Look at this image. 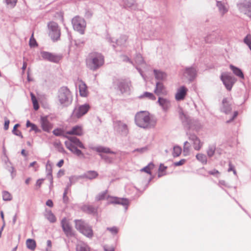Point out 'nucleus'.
I'll use <instances>...</instances> for the list:
<instances>
[{
	"label": "nucleus",
	"mask_w": 251,
	"mask_h": 251,
	"mask_svg": "<svg viewBox=\"0 0 251 251\" xmlns=\"http://www.w3.org/2000/svg\"><path fill=\"white\" fill-rule=\"evenodd\" d=\"M134 120L138 126L145 129L153 128L156 124V120L145 111L137 112L135 116Z\"/></svg>",
	"instance_id": "nucleus-1"
},
{
	"label": "nucleus",
	"mask_w": 251,
	"mask_h": 251,
	"mask_svg": "<svg viewBox=\"0 0 251 251\" xmlns=\"http://www.w3.org/2000/svg\"><path fill=\"white\" fill-rule=\"evenodd\" d=\"M68 139V141L65 142L66 147L69 150L77 156H83L84 154L77 147L81 149H85V147L80 140L74 136H64Z\"/></svg>",
	"instance_id": "nucleus-2"
},
{
	"label": "nucleus",
	"mask_w": 251,
	"mask_h": 251,
	"mask_svg": "<svg viewBox=\"0 0 251 251\" xmlns=\"http://www.w3.org/2000/svg\"><path fill=\"white\" fill-rule=\"evenodd\" d=\"M104 57L99 53L89 54L86 60V66L92 71H96L104 64Z\"/></svg>",
	"instance_id": "nucleus-3"
},
{
	"label": "nucleus",
	"mask_w": 251,
	"mask_h": 251,
	"mask_svg": "<svg viewBox=\"0 0 251 251\" xmlns=\"http://www.w3.org/2000/svg\"><path fill=\"white\" fill-rule=\"evenodd\" d=\"M57 98L59 103L62 106L68 105L72 100L71 92L67 87H62L59 89Z\"/></svg>",
	"instance_id": "nucleus-4"
},
{
	"label": "nucleus",
	"mask_w": 251,
	"mask_h": 251,
	"mask_svg": "<svg viewBox=\"0 0 251 251\" xmlns=\"http://www.w3.org/2000/svg\"><path fill=\"white\" fill-rule=\"evenodd\" d=\"M75 227L80 233L86 237L91 238L93 236V231L92 227L81 220L75 221Z\"/></svg>",
	"instance_id": "nucleus-5"
},
{
	"label": "nucleus",
	"mask_w": 251,
	"mask_h": 251,
	"mask_svg": "<svg viewBox=\"0 0 251 251\" xmlns=\"http://www.w3.org/2000/svg\"><path fill=\"white\" fill-rule=\"evenodd\" d=\"M90 108V105L87 103L76 106L71 114L72 119L76 121L88 112Z\"/></svg>",
	"instance_id": "nucleus-6"
},
{
	"label": "nucleus",
	"mask_w": 251,
	"mask_h": 251,
	"mask_svg": "<svg viewBox=\"0 0 251 251\" xmlns=\"http://www.w3.org/2000/svg\"><path fill=\"white\" fill-rule=\"evenodd\" d=\"M106 199L109 203L120 204L123 205H127L129 204L128 200L126 199L120 198L115 197H106V194H103L97 197L98 201Z\"/></svg>",
	"instance_id": "nucleus-7"
},
{
	"label": "nucleus",
	"mask_w": 251,
	"mask_h": 251,
	"mask_svg": "<svg viewBox=\"0 0 251 251\" xmlns=\"http://www.w3.org/2000/svg\"><path fill=\"white\" fill-rule=\"evenodd\" d=\"M75 30L78 31L80 34H83L86 27V22L84 19L76 16L72 19V21Z\"/></svg>",
	"instance_id": "nucleus-8"
},
{
	"label": "nucleus",
	"mask_w": 251,
	"mask_h": 251,
	"mask_svg": "<svg viewBox=\"0 0 251 251\" xmlns=\"http://www.w3.org/2000/svg\"><path fill=\"white\" fill-rule=\"evenodd\" d=\"M221 79L225 86L228 91H230L233 84L236 81V78L231 75L224 73L221 75Z\"/></svg>",
	"instance_id": "nucleus-9"
},
{
	"label": "nucleus",
	"mask_w": 251,
	"mask_h": 251,
	"mask_svg": "<svg viewBox=\"0 0 251 251\" xmlns=\"http://www.w3.org/2000/svg\"><path fill=\"white\" fill-rule=\"evenodd\" d=\"M47 177L45 179H39L37 180L36 184V187H41V184L45 182L48 181L50 183V187H52V167L51 164L48 161L46 164Z\"/></svg>",
	"instance_id": "nucleus-10"
},
{
	"label": "nucleus",
	"mask_w": 251,
	"mask_h": 251,
	"mask_svg": "<svg viewBox=\"0 0 251 251\" xmlns=\"http://www.w3.org/2000/svg\"><path fill=\"white\" fill-rule=\"evenodd\" d=\"M49 35L53 41H57L60 38V31L58 25L55 22H50L48 24Z\"/></svg>",
	"instance_id": "nucleus-11"
},
{
	"label": "nucleus",
	"mask_w": 251,
	"mask_h": 251,
	"mask_svg": "<svg viewBox=\"0 0 251 251\" xmlns=\"http://www.w3.org/2000/svg\"><path fill=\"white\" fill-rule=\"evenodd\" d=\"M113 84L122 93H126L129 91L130 83L123 79H116L114 80Z\"/></svg>",
	"instance_id": "nucleus-12"
},
{
	"label": "nucleus",
	"mask_w": 251,
	"mask_h": 251,
	"mask_svg": "<svg viewBox=\"0 0 251 251\" xmlns=\"http://www.w3.org/2000/svg\"><path fill=\"white\" fill-rule=\"evenodd\" d=\"M113 127L114 130L122 135L126 136L128 133L127 126L121 121H114Z\"/></svg>",
	"instance_id": "nucleus-13"
},
{
	"label": "nucleus",
	"mask_w": 251,
	"mask_h": 251,
	"mask_svg": "<svg viewBox=\"0 0 251 251\" xmlns=\"http://www.w3.org/2000/svg\"><path fill=\"white\" fill-rule=\"evenodd\" d=\"M237 6L241 12L251 17V0H245L238 3Z\"/></svg>",
	"instance_id": "nucleus-14"
},
{
	"label": "nucleus",
	"mask_w": 251,
	"mask_h": 251,
	"mask_svg": "<svg viewBox=\"0 0 251 251\" xmlns=\"http://www.w3.org/2000/svg\"><path fill=\"white\" fill-rule=\"evenodd\" d=\"M179 118L183 125L187 128H190L193 126V120L189 116L180 109L179 111Z\"/></svg>",
	"instance_id": "nucleus-15"
},
{
	"label": "nucleus",
	"mask_w": 251,
	"mask_h": 251,
	"mask_svg": "<svg viewBox=\"0 0 251 251\" xmlns=\"http://www.w3.org/2000/svg\"><path fill=\"white\" fill-rule=\"evenodd\" d=\"M41 55L43 59L54 63H57L61 59L60 55L48 51H41Z\"/></svg>",
	"instance_id": "nucleus-16"
},
{
	"label": "nucleus",
	"mask_w": 251,
	"mask_h": 251,
	"mask_svg": "<svg viewBox=\"0 0 251 251\" xmlns=\"http://www.w3.org/2000/svg\"><path fill=\"white\" fill-rule=\"evenodd\" d=\"M61 225L66 236H72L74 235L72 226L68 219L66 218H63L61 221Z\"/></svg>",
	"instance_id": "nucleus-17"
},
{
	"label": "nucleus",
	"mask_w": 251,
	"mask_h": 251,
	"mask_svg": "<svg viewBox=\"0 0 251 251\" xmlns=\"http://www.w3.org/2000/svg\"><path fill=\"white\" fill-rule=\"evenodd\" d=\"M154 93L159 97L165 96L168 95V92L162 82L157 81L156 82Z\"/></svg>",
	"instance_id": "nucleus-18"
},
{
	"label": "nucleus",
	"mask_w": 251,
	"mask_h": 251,
	"mask_svg": "<svg viewBox=\"0 0 251 251\" xmlns=\"http://www.w3.org/2000/svg\"><path fill=\"white\" fill-rule=\"evenodd\" d=\"M189 139L192 142L194 149L196 151H199L202 147L203 143L200 139L194 134H190L189 135Z\"/></svg>",
	"instance_id": "nucleus-19"
},
{
	"label": "nucleus",
	"mask_w": 251,
	"mask_h": 251,
	"mask_svg": "<svg viewBox=\"0 0 251 251\" xmlns=\"http://www.w3.org/2000/svg\"><path fill=\"white\" fill-rule=\"evenodd\" d=\"M157 103L165 112L167 111L171 106V101L168 99L161 97H158Z\"/></svg>",
	"instance_id": "nucleus-20"
},
{
	"label": "nucleus",
	"mask_w": 251,
	"mask_h": 251,
	"mask_svg": "<svg viewBox=\"0 0 251 251\" xmlns=\"http://www.w3.org/2000/svg\"><path fill=\"white\" fill-rule=\"evenodd\" d=\"M40 123L43 130L45 132H50L52 128V124L49 122L47 117H41Z\"/></svg>",
	"instance_id": "nucleus-21"
},
{
	"label": "nucleus",
	"mask_w": 251,
	"mask_h": 251,
	"mask_svg": "<svg viewBox=\"0 0 251 251\" xmlns=\"http://www.w3.org/2000/svg\"><path fill=\"white\" fill-rule=\"evenodd\" d=\"M197 71L195 67H190L186 68L184 72V75L189 81H192L197 76Z\"/></svg>",
	"instance_id": "nucleus-22"
},
{
	"label": "nucleus",
	"mask_w": 251,
	"mask_h": 251,
	"mask_svg": "<svg viewBox=\"0 0 251 251\" xmlns=\"http://www.w3.org/2000/svg\"><path fill=\"white\" fill-rule=\"evenodd\" d=\"M188 89L184 86L180 87L177 90L175 95V99L176 100L179 101L184 99Z\"/></svg>",
	"instance_id": "nucleus-23"
},
{
	"label": "nucleus",
	"mask_w": 251,
	"mask_h": 251,
	"mask_svg": "<svg viewBox=\"0 0 251 251\" xmlns=\"http://www.w3.org/2000/svg\"><path fill=\"white\" fill-rule=\"evenodd\" d=\"M82 127L81 126H76L70 130L66 132V134L69 135H75L76 136H82L83 134Z\"/></svg>",
	"instance_id": "nucleus-24"
},
{
	"label": "nucleus",
	"mask_w": 251,
	"mask_h": 251,
	"mask_svg": "<svg viewBox=\"0 0 251 251\" xmlns=\"http://www.w3.org/2000/svg\"><path fill=\"white\" fill-rule=\"evenodd\" d=\"M154 75L156 79L160 81H165L167 77V74L160 70H153Z\"/></svg>",
	"instance_id": "nucleus-25"
},
{
	"label": "nucleus",
	"mask_w": 251,
	"mask_h": 251,
	"mask_svg": "<svg viewBox=\"0 0 251 251\" xmlns=\"http://www.w3.org/2000/svg\"><path fill=\"white\" fill-rule=\"evenodd\" d=\"M232 110L231 104L227 101L226 98H224L222 101V107L221 108L222 112L226 114H229Z\"/></svg>",
	"instance_id": "nucleus-26"
},
{
	"label": "nucleus",
	"mask_w": 251,
	"mask_h": 251,
	"mask_svg": "<svg viewBox=\"0 0 251 251\" xmlns=\"http://www.w3.org/2000/svg\"><path fill=\"white\" fill-rule=\"evenodd\" d=\"M92 149L99 153H110L114 154H116V152L111 151L110 148L101 146L95 147L93 148Z\"/></svg>",
	"instance_id": "nucleus-27"
},
{
	"label": "nucleus",
	"mask_w": 251,
	"mask_h": 251,
	"mask_svg": "<svg viewBox=\"0 0 251 251\" xmlns=\"http://www.w3.org/2000/svg\"><path fill=\"white\" fill-rule=\"evenodd\" d=\"M216 2V5L218 8L219 12L222 16H223L228 11V7L226 6V4L224 2H222L221 1H217Z\"/></svg>",
	"instance_id": "nucleus-28"
},
{
	"label": "nucleus",
	"mask_w": 251,
	"mask_h": 251,
	"mask_svg": "<svg viewBox=\"0 0 251 251\" xmlns=\"http://www.w3.org/2000/svg\"><path fill=\"white\" fill-rule=\"evenodd\" d=\"M87 87L86 85L83 82H81L79 84V90L80 95L82 97H86L88 94Z\"/></svg>",
	"instance_id": "nucleus-29"
},
{
	"label": "nucleus",
	"mask_w": 251,
	"mask_h": 251,
	"mask_svg": "<svg viewBox=\"0 0 251 251\" xmlns=\"http://www.w3.org/2000/svg\"><path fill=\"white\" fill-rule=\"evenodd\" d=\"M230 68L232 71L233 73L238 77L241 78H244V76L241 70L239 68L234 66L232 65H230Z\"/></svg>",
	"instance_id": "nucleus-30"
},
{
	"label": "nucleus",
	"mask_w": 251,
	"mask_h": 251,
	"mask_svg": "<svg viewBox=\"0 0 251 251\" xmlns=\"http://www.w3.org/2000/svg\"><path fill=\"white\" fill-rule=\"evenodd\" d=\"M98 176V173L95 171H89L86 172L83 176V177L92 179L96 178Z\"/></svg>",
	"instance_id": "nucleus-31"
},
{
	"label": "nucleus",
	"mask_w": 251,
	"mask_h": 251,
	"mask_svg": "<svg viewBox=\"0 0 251 251\" xmlns=\"http://www.w3.org/2000/svg\"><path fill=\"white\" fill-rule=\"evenodd\" d=\"M216 146L215 144L209 145L206 151V153L209 157H212L216 151Z\"/></svg>",
	"instance_id": "nucleus-32"
},
{
	"label": "nucleus",
	"mask_w": 251,
	"mask_h": 251,
	"mask_svg": "<svg viewBox=\"0 0 251 251\" xmlns=\"http://www.w3.org/2000/svg\"><path fill=\"white\" fill-rule=\"evenodd\" d=\"M26 245L28 249L34 251L36 247V244L35 240L31 239H28L26 241Z\"/></svg>",
	"instance_id": "nucleus-33"
},
{
	"label": "nucleus",
	"mask_w": 251,
	"mask_h": 251,
	"mask_svg": "<svg viewBox=\"0 0 251 251\" xmlns=\"http://www.w3.org/2000/svg\"><path fill=\"white\" fill-rule=\"evenodd\" d=\"M196 157L197 158V159L200 162H201L202 164H206L207 163V157L206 156V155L203 154V153H198L196 155Z\"/></svg>",
	"instance_id": "nucleus-34"
},
{
	"label": "nucleus",
	"mask_w": 251,
	"mask_h": 251,
	"mask_svg": "<svg viewBox=\"0 0 251 251\" xmlns=\"http://www.w3.org/2000/svg\"><path fill=\"white\" fill-rule=\"evenodd\" d=\"M45 216L46 218L51 223H54L56 221L55 216L51 211H47Z\"/></svg>",
	"instance_id": "nucleus-35"
},
{
	"label": "nucleus",
	"mask_w": 251,
	"mask_h": 251,
	"mask_svg": "<svg viewBox=\"0 0 251 251\" xmlns=\"http://www.w3.org/2000/svg\"><path fill=\"white\" fill-rule=\"evenodd\" d=\"M128 37L125 35H122L117 40L116 44L119 46H124L126 41L127 40Z\"/></svg>",
	"instance_id": "nucleus-36"
},
{
	"label": "nucleus",
	"mask_w": 251,
	"mask_h": 251,
	"mask_svg": "<svg viewBox=\"0 0 251 251\" xmlns=\"http://www.w3.org/2000/svg\"><path fill=\"white\" fill-rule=\"evenodd\" d=\"M100 156L107 163H112L114 159V158L106 154L100 153Z\"/></svg>",
	"instance_id": "nucleus-37"
},
{
	"label": "nucleus",
	"mask_w": 251,
	"mask_h": 251,
	"mask_svg": "<svg viewBox=\"0 0 251 251\" xmlns=\"http://www.w3.org/2000/svg\"><path fill=\"white\" fill-rule=\"evenodd\" d=\"M83 210L88 213H95L97 212V209L91 205H84Z\"/></svg>",
	"instance_id": "nucleus-38"
},
{
	"label": "nucleus",
	"mask_w": 251,
	"mask_h": 251,
	"mask_svg": "<svg viewBox=\"0 0 251 251\" xmlns=\"http://www.w3.org/2000/svg\"><path fill=\"white\" fill-rule=\"evenodd\" d=\"M154 168V164L152 163H150L147 166L141 169V172H145L147 174L151 175V170Z\"/></svg>",
	"instance_id": "nucleus-39"
},
{
	"label": "nucleus",
	"mask_w": 251,
	"mask_h": 251,
	"mask_svg": "<svg viewBox=\"0 0 251 251\" xmlns=\"http://www.w3.org/2000/svg\"><path fill=\"white\" fill-rule=\"evenodd\" d=\"M140 98H147L150 100H156V97L151 93L145 92L140 96Z\"/></svg>",
	"instance_id": "nucleus-40"
},
{
	"label": "nucleus",
	"mask_w": 251,
	"mask_h": 251,
	"mask_svg": "<svg viewBox=\"0 0 251 251\" xmlns=\"http://www.w3.org/2000/svg\"><path fill=\"white\" fill-rule=\"evenodd\" d=\"M181 151H182V149H181V147H180L178 146H174V149H173V152L172 153L173 156L174 157H178L181 154Z\"/></svg>",
	"instance_id": "nucleus-41"
},
{
	"label": "nucleus",
	"mask_w": 251,
	"mask_h": 251,
	"mask_svg": "<svg viewBox=\"0 0 251 251\" xmlns=\"http://www.w3.org/2000/svg\"><path fill=\"white\" fill-rule=\"evenodd\" d=\"M167 167L165 166L163 164H161L159 166L158 169V177H160L163 176L165 175V174L163 172L165 171L167 169Z\"/></svg>",
	"instance_id": "nucleus-42"
},
{
	"label": "nucleus",
	"mask_w": 251,
	"mask_h": 251,
	"mask_svg": "<svg viewBox=\"0 0 251 251\" xmlns=\"http://www.w3.org/2000/svg\"><path fill=\"white\" fill-rule=\"evenodd\" d=\"M54 146L57 149L58 151L63 153H66V151H65L64 149L60 142L54 143Z\"/></svg>",
	"instance_id": "nucleus-43"
},
{
	"label": "nucleus",
	"mask_w": 251,
	"mask_h": 251,
	"mask_svg": "<svg viewBox=\"0 0 251 251\" xmlns=\"http://www.w3.org/2000/svg\"><path fill=\"white\" fill-rule=\"evenodd\" d=\"M244 43L248 45L251 50V35L248 34L244 39Z\"/></svg>",
	"instance_id": "nucleus-44"
},
{
	"label": "nucleus",
	"mask_w": 251,
	"mask_h": 251,
	"mask_svg": "<svg viewBox=\"0 0 251 251\" xmlns=\"http://www.w3.org/2000/svg\"><path fill=\"white\" fill-rule=\"evenodd\" d=\"M76 251H90V250L86 245H78L76 247Z\"/></svg>",
	"instance_id": "nucleus-45"
},
{
	"label": "nucleus",
	"mask_w": 251,
	"mask_h": 251,
	"mask_svg": "<svg viewBox=\"0 0 251 251\" xmlns=\"http://www.w3.org/2000/svg\"><path fill=\"white\" fill-rule=\"evenodd\" d=\"M2 198L4 201H10L12 199V196L8 192L4 191L2 193Z\"/></svg>",
	"instance_id": "nucleus-46"
},
{
	"label": "nucleus",
	"mask_w": 251,
	"mask_h": 251,
	"mask_svg": "<svg viewBox=\"0 0 251 251\" xmlns=\"http://www.w3.org/2000/svg\"><path fill=\"white\" fill-rule=\"evenodd\" d=\"M190 147L189 143L187 141L185 142L183 146V152L185 155H187L189 153Z\"/></svg>",
	"instance_id": "nucleus-47"
},
{
	"label": "nucleus",
	"mask_w": 251,
	"mask_h": 251,
	"mask_svg": "<svg viewBox=\"0 0 251 251\" xmlns=\"http://www.w3.org/2000/svg\"><path fill=\"white\" fill-rule=\"evenodd\" d=\"M135 3V0H125L124 4L127 7H132Z\"/></svg>",
	"instance_id": "nucleus-48"
},
{
	"label": "nucleus",
	"mask_w": 251,
	"mask_h": 251,
	"mask_svg": "<svg viewBox=\"0 0 251 251\" xmlns=\"http://www.w3.org/2000/svg\"><path fill=\"white\" fill-rule=\"evenodd\" d=\"M29 45L30 47H35L37 46V42L35 39L33 38V34H32V36L30 38Z\"/></svg>",
	"instance_id": "nucleus-49"
},
{
	"label": "nucleus",
	"mask_w": 251,
	"mask_h": 251,
	"mask_svg": "<svg viewBox=\"0 0 251 251\" xmlns=\"http://www.w3.org/2000/svg\"><path fill=\"white\" fill-rule=\"evenodd\" d=\"M208 174L217 177H219L220 176V173L216 169L209 171L208 172Z\"/></svg>",
	"instance_id": "nucleus-50"
},
{
	"label": "nucleus",
	"mask_w": 251,
	"mask_h": 251,
	"mask_svg": "<svg viewBox=\"0 0 251 251\" xmlns=\"http://www.w3.org/2000/svg\"><path fill=\"white\" fill-rule=\"evenodd\" d=\"M17 0H5V2L7 5L11 7H13L15 5Z\"/></svg>",
	"instance_id": "nucleus-51"
},
{
	"label": "nucleus",
	"mask_w": 251,
	"mask_h": 251,
	"mask_svg": "<svg viewBox=\"0 0 251 251\" xmlns=\"http://www.w3.org/2000/svg\"><path fill=\"white\" fill-rule=\"evenodd\" d=\"M34 131L36 133H39L41 132V130L38 128L37 126L33 124L31 126V129L30 130V131Z\"/></svg>",
	"instance_id": "nucleus-52"
},
{
	"label": "nucleus",
	"mask_w": 251,
	"mask_h": 251,
	"mask_svg": "<svg viewBox=\"0 0 251 251\" xmlns=\"http://www.w3.org/2000/svg\"><path fill=\"white\" fill-rule=\"evenodd\" d=\"M108 230L111 232L113 234H116L118 233L119 229L117 227L114 226L112 227H108L107 228Z\"/></svg>",
	"instance_id": "nucleus-53"
},
{
	"label": "nucleus",
	"mask_w": 251,
	"mask_h": 251,
	"mask_svg": "<svg viewBox=\"0 0 251 251\" xmlns=\"http://www.w3.org/2000/svg\"><path fill=\"white\" fill-rule=\"evenodd\" d=\"M52 132L54 135H55L56 136H58L63 135V131L62 130H61L60 129H58V128L53 130Z\"/></svg>",
	"instance_id": "nucleus-54"
},
{
	"label": "nucleus",
	"mask_w": 251,
	"mask_h": 251,
	"mask_svg": "<svg viewBox=\"0 0 251 251\" xmlns=\"http://www.w3.org/2000/svg\"><path fill=\"white\" fill-rule=\"evenodd\" d=\"M135 61L139 64H142L144 62L143 58L140 54L137 55Z\"/></svg>",
	"instance_id": "nucleus-55"
},
{
	"label": "nucleus",
	"mask_w": 251,
	"mask_h": 251,
	"mask_svg": "<svg viewBox=\"0 0 251 251\" xmlns=\"http://www.w3.org/2000/svg\"><path fill=\"white\" fill-rule=\"evenodd\" d=\"M186 160L185 159H181L180 161H177V162H175L174 163V165L175 166H181V165H182L183 164H184V163L185 162Z\"/></svg>",
	"instance_id": "nucleus-56"
},
{
	"label": "nucleus",
	"mask_w": 251,
	"mask_h": 251,
	"mask_svg": "<svg viewBox=\"0 0 251 251\" xmlns=\"http://www.w3.org/2000/svg\"><path fill=\"white\" fill-rule=\"evenodd\" d=\"M9 123H10L9 120L8 119H7L6 118H5L4 129L5 130H6L8 129Z\"/></svg>",
	"instance_id": "nucleus-57"
},
{
	"label": "nucleus",
	"mask_w": 251,
	"mask_h": 251,
	"mask_svg": "<svg viewBox=\"0 0 251 251\" xmlns=\"http://www.w3.org/2000/svg\"><path fill=\"white\" fill-rule=\"evenodd\" d=\"M220 187H227L226 182L224 180H221L219 182Z\"/></svg>",
	"instance_id": "nucleus-58"
},
{
	"label": "nucleus",
	"mask_w": 251,
	"mask_h": 251,
	"mask_svg": "<svg viewBox=\"0 0 251 251\" xmlns=\"http://www.w3.org/2000/svg\"><path fill=\"white\" fill-rule=\"evenodd\" d=\"M238 114V113L237 111H234V114H233L232 118L230 120L227 121L226 123H229L232 122V121H233L234 119L237 116Z\"/></svg>",
	"instance_id": "nucleus-59"
},
{
	"label": "nucleus",
	"mask_w": 251,
	"mask_h": 251,
	"mask_svg": "<svg viewBox=\"0 0 251 251\" xmlns=\"http://www.w3.org/2000/svg\"><path fill=\"white\" fill-rule=\"evenodd\" d=\"M30 96H31V100H32L33 103L38 102L35 96H34V95L33 93H31Z\"/></svg>",
	"instance_id": "nucleus-60"
},
{
	"label": "nucleus",
	"mask_w": 251,
	"mask_h": 251,
	"mask_svg": "<svg viewBox=\"0 0 251 251\" xmlns=\"http://www.w3.org/2000/svg\"><path fill=\"white\" fill-rule=\"evenodd\" d=\"M68 193V191L66 190L63 194V200L65 202H67L68 201V198L67 197L66 195Z\"/></svg>",
	"instance_id": "nucleus-61"
},
{
	"label": "nucleus",
	"mask_w": 251,
	"mask_h": 251,
	"mask_svg": "<svg viewBox=\"0 0 251 251\" xmlns=\"http://www.w3.org/2000/svg\"><path fill=\"white\" fill-rule=\"evenodd\" d=\"M46 205L49 207H52L53 205L52 201L50 200H48L46 202Z\"/></svg>",
	"instance_id": "nucleus-62"
},
{
	"label": "nucleus",
	"mask_w": 251,
	"mask_h": 251,
	"mask_svg": "<svg viewBox=\"0 0 251 251\" xmlns=\"http://www.w3.org/2000/svg\"><path fill=\"white\" fill-rule=\"evenodd\" d=\"M228 166H229V168L228 169V172L232 171L234 169V167L231 164V162H229Z\"/></svg>",
	"instance_id": "nucleus-63"
},
{
	"label": "nucleus",
	"mask_w": 251,
	"mask_h": 251,
	"mask_svg": "<svg viewBox=\"0 0 251 251\" xmlns=\"http://www.w3.org/2000/svg\"><path fill=\"white\" fill-rule=\"evenodd\" d=\"M14 134H15L16 136H18L21 138H23V135L22 134V132L20 130H16L15 132L13 133Z\"/></svg>",
	"instance_id": "nucleus-64"
}]
</instances>
